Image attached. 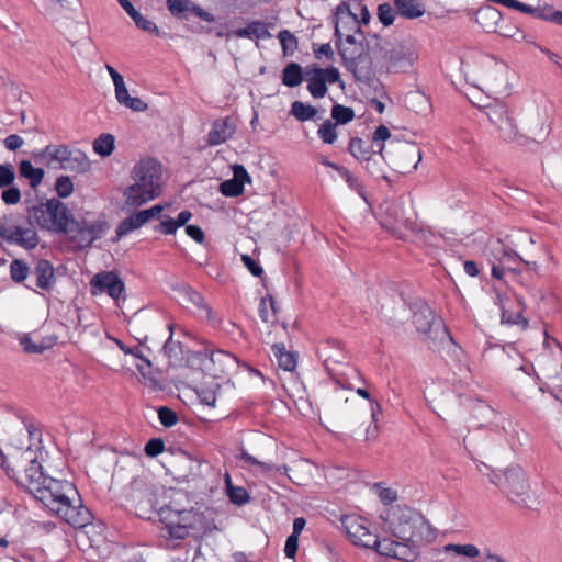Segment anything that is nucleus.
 Listing matches in <instances>:
<instances>
[{
  "label": "nucleus",
  "instance_id": "f257e3e1",
  "mask_svg": "<svg viewBox=\"0 0 562 562\" xmlns=\"http://www.w3.org/2000/svg\"><path fill=\"white\" fill-rule=\"evenodd\" d=\"M21 484L37 501L74 528H83L91 522L92 515L82 505L76 486L68 481L45 475L37 460H31Z\"/></svg>",
  "mask_w": 562,
  "mask_h": 562
},
{
  "label": "nucleus",
  "instance_id": "f03ea898",
  "mask_svg": "<svg viewBox=\"0 0 562 562\" xmlns=\"http://www.w3.org/2000/svg\"><path fill=\"white\" fill-rule=\"evenodd\" d=\"M30 226L23 227L12 222L11 217L0 218V238L8 244L16 245L25 250H33L40 244V236L34 228L65 235L71 224L72 213L60 200L53 198L26 210Z\"/></svg>",
  "mask_w": 562,
  "mask_h": 562
},
{
  "label": "nucleus",
  "instance_id": "7ed1b4c3",
  "mask_svg": "<svg viewBox=\"0 0 562 562\" xmlns=\"http://www.w3.org/2000/svg\"><path fill=\"white\" fill-rule=\"evenodd\" d=\"M393 537L382 539L385 557L413 562L419 557L420 548L436 539V532L429 521L417 510L409 507L392 508L386 519Z\"/></svg>",
  "mask_w": 562,
  "mask_h": 562
},
{
  "label": "nucleus",
  "instance_id": "20e7f679",
  "mask_svg": "<svg viewBox=\"0 0 562 562\" xmlns=\"http://www.w3.org/2000/svg\"><path fill=\"white\" fill-rule=\"evenodd\" d=\"M157 515L171 539L182 540L187 537H199L211 530V520L194 508L178 509L172 505H167L161 507Z\"/></svg>",
  "mask_w": 562,
  "mask_h": 562
},
{
  "label": "nucleus",
  "instance_id": "39448f33",
  "mask_svg": "<svg viewBox=\"0 0 562 562\" xmlns=\"http://www.w3.org/2000/svg\"><path fill=\"white\" fill-rule=\"evenodd\" d=\"M497 479L498 481L494 482V484H497L512 502L521 507L535 508L537 502L529 495V484L520 467L507 469L502 475H498Z\"/></svg>",
  "mask_w": 562,
  "mask_h": 562
},
{
  "label": "nucleus",
  "instance_id": "423d86ee",
  "mask_svg": "<svg viewBox=\"0 0 562 562\" xmlns=\"http://www.w3.org/2000/svg\"><path fill=\"white\" fill-rule=\"evenodd\" d=\"M413 323L416 329L429 340L437 341L449 338L452 340L441 318L437 317L432 308L424 301L417 300L412 304Z\"/></svg>",
  "mask_w": 562,
  "mask_h": 562
},
{
  "label": "nucleus",
  "instance_id": "0eeeda50",
  "mask_svg": "<svg viewBox=\"0 0 562 562\" xmlns=\"http://www.w3.org/2000/svg\"><path fill=\"white\" fill-rule=\"evenodd\" d=\"M341 525L355 546L373 549L385 557V550L382 549V539L370 529V522L367 519L358 515H346L341 517Z\"/></svg>",
  "mask_w": 562,
  "mask_h": 562
},
{
  "label": "nucleus",
  "instance_id": "6e6552de",
  "mask_svg": "<svg viewBox=\"0 0 562 562\" xmlns=\"http://www.w3.org/2000/svg\"><path fill=\"white\" fill-rule=\"evenodd\" d=\"M42 155L48 156L52 161L59 162L60 168L66 170L86 172L90 168L87 155L78 148H70L68 145H47Z\"/></svg>",
  "mask_w": 562,
  "mask_h": 562
},
{
  "label": "nucleus",
  "instance_id": "1a4fd4ad",
  "mask_svg": "<svg viewBox=\"0 0 562 562\" xmlns=\"http://www.w3.org/2000/svg\"><path fill=\"white\" fill-rule=\"evenodd\" d=\"M304 79L307 82V90L315 99L324 98L328 91L327 83H336L340 80L337 68L307 67L304 71Z\"/></svg>",
  "mask_w": 562,
  "mask_h": 562
},
{
  "label": "nucleus",
  "instance_id": "9d476101",
  "mask_svg": "<svg viewBox=\"0 0 562 562\" xmlns=\"http://www.w3.org/2000/svg\"><path fill=\"white\" fill-rule=\"evenodd\" d=\"M498 306L501 310V324L508 326H519L521 329L528 327V321L522 316L525 305L520 297L515 294H497Z\"/></svg>",
  "mask_w": 562,
  "mask_h": 562
},
{
  "label": "nucleus",
  "instance_id": "9b49d317",
  "mask_svg": "<svg viewBox=\"0 0 562 562\" xmlns=\"http://www.w3.org/2000/svg\"><path fill=\"white\" fill-rule=\"evenodd\" d=\"M155 494L151 488L142 481H134L128 486L127 499L131 502L135 514L144 519H150L154 510Z\"/></svg>",
  "mask_w": 562,
  "mask_h": 562
},
{
  "label": "nucleus",
  "instance_id": "f8f14e48",
  "mask_svg": "<svg viewBox=\"0 0 562 562\" xmlns=\"http://www.w3.org/2000/svg\"><path fill=\"white\" fill-rule=\"evenodd\" d=\"M90 291L92 295L106 293L119 303L125 292V284L115 271H102L90 280Z\"/></svg>",
  "mask_w": 562,
  "mask_h": 562
},
{
  "label": "nucleus",
  "instance_id": "ddd939ff",
  "mask_svg": "<svg viewBox=\"0 0 562 562\" xmlns=\"http://www.w3.org/2000/svg\"><path fill=\"white\" fill-rule=\"evenodd\" d=\"M133 184L160 193V166L154 159L140 160L132 170Z\"/></svg>",
  "mask_w": 562,
  "mask_h": 562
},
{
  "label": "nucleus",
  "instance_id": "4468645a",
  "mask_svg": "<svg viewBox=\"0 0 562 562\" xmlns=\"http://www.w3.org/2000/svg\"><path fill=\"white\" fill-rule=\"evenodd\" d=\"M348 32L359 33L363 38V33L360 27L358 13L351 11L346 1L340 2L335 10V37L342 40L344 34Z\"/></svg>",
  "mask_w": 562,
  "mask_h": 562
},
{
  "label": "nucleus",
  "instance_id": "2eb2a0df",
  "mask_svg": "<svg viewBox=\"0 0 562 562\" xmlns=\"http://www.w3.org/2000/svg\"><path fill=\"white\" fill-rule=\"evenodd\" d=\"M166 3L169 12L178 19H187V13H192L206 22H213L215 20L212 13L205 11L191 0H167Z\"/></svg>",
  "mask_w": 562,
  "mask_h": 562
},
{
  "label": "nucleus",
  "instance_id": "dca6fc26",
  "mask_svg": "<svg viewBox=\"0 0 562 562\" xmlns=\"http://www.w3.org/2000/svg\"><path fill=\"white\" fill-rule=\"evenodd\" d=\"M251 182V178L243 165L233 167V178L220 184V192L228 198H236L244 193L245 183Z\"/></svg>",
  "mask_w": 562,
  "mask_h": 562
},
{
  "label": "nucleus",
  "instance_id": "f3484780",
  "mask_svg": "<svg viewBox=\"0 0 562 562\" xmlns=\"http://www.w3.org/2000/svg\"><path fill=\"white\" fill-rule=\"evenodd\" d=\"M158 195L159 193L157 191L145 190L140 187L138 188V184L127 186L123 192L124 203L122 205V210L125 212H133Z\"/></svg>",
  "mask_w": 562,
  "mask_h": 562
},
{
  "label": "nucleus",
  "instance_id": "a211bd4d",
  "mask_svg": "<svg viewBox=\"0 0 562 562\" xmlns=\"http://www.w3.org/2000/svg\"><path fill=\"white\" fill-rule=\"evenodd\" d=\"M384 58L389 71H404L412 66L414 53L403 45H396L385 52Z\"/></svg>",
  "mask_w": 562,
  "mask_h": 562
},
{
  "label": "nucleus",
  "instance_id": "6ab92c4d",
  "mask_svg": "<svg viewBox=\"0 0 562 562\" xmlns=\"http://www.w3.org/2000/svg\"><path fill=\"white\" fill-rule=\"evenodd\" d=\"M235 133V125L229 117L215 120L207 133L206 142L210 146L223 144Z\"/></svg>",
  "mask_w": 562,
  "mask_h": 562
},
{
  "label": "nucleus",
  "instance_id": "aec40b11",
  "mask_svg": "<svg viewBox=\"0 0 562 562\" xmlns=\"http://www.w3.org/2000/svg\"><path fill=\"white\" fill-rule=\"evenodd\" d=\"M494 80L497 82V93L508 95L512 93L514 85L517 79L515 70L510 69L504 61L494 60Z\"/></svg>",
  "mask_w": 562,
  "mask_h": 562
},
{
  "label": "nucleus",
  "instance_id": "412c9836",
  "mask_svg": "<svg viewBox=\"0 0 562 562\" xmlns=\"http://www.w3.org/2000/svg\"><path fill=\"white\" fill-rule=\"evenodd\" d=\"M317 353L327 370H330V364L341 363L346 359V353L340 342L333 339L323 342L318 347Z\"/></svg>",
  "mask_w": 562,
  "mask_h": 562
},
{
  "label": "nucleus",
  "instance_id": "4be33fe9",
  "mask_svg": "<svg viewBox=\"0 0 562 562\" xmlns=\"http://www.w3.org/2000/svg\"><path fill=\"white\" fill-rule=\"evenodd\" d=\"M34 274L36 276V286L42 290L49 291L56 282L54 267L47 259H40L34 267Z\"/></svg>",
  "mask_w": 562,
  "mask_h": 562
},
{
  "label": "nucleus",
  "instance_id": "5701e85b",
  "mask_svg": "<svg viewBox=\"0 0 562 562\" xmlns=\"http://www.w3.org/2000/svg\"><path fill=\"white\" fill-rule=\"evenodd\" d=\"M68 233H65V236L77 247L83 249L93 244L88 237L87 220L78 221L72 216L71 224L68 225Z\"/></svg>",
  "mask_w": 562,
  "mask_h": 562
},
{
  "label": "nucleus",
  "instance_id": "b1692460",
  "mask_svg": "<svg viewBox=\"0 0 562 562\" xmlns=\"http://www.w3.org/2000/svg\"><path fill=\"white\" fill-rule=\"evenodd\" d=\"M232 35L234 37H245L249 40H266L271 37L269 24L258 20L249 22L245 27L232 31Z\"/></svg>",
  "mask_w": 562,
  "mask_h": 562
},
{
  "label": "nucleus",
  "instance_id": "393cba45",
  "mask_svg": "<svg viewBox=\"0 0 562 562\" xmlns=\"http://www.w3.org/2000/svg\"><path fill=\"white\" fill-rule=\"evenodd\" d=\"M336 46L344 66L356 75L358 59L363 52L362 45H344L342 40L339 42V40L336 38Z\"/></svg>",
  "mask_w": 562,
  "mask_h": 562
},
{
  "label": "nucleus",
  "instance_id": "a878e982",
  "mask_svg": "<svg viewBox=\"0 0 562 562\" xmlns=\"http://www.w3.org/2000/svg\"><path fill=\"white\" fill-rule=\"evenodd\" d=\"M274 358L278 361L279 368L284 371L292 372L297 366V353L294 351H288L284 344H273L271 346Z\"/></svg>",
  "mask_w": 562,
  "mask_h": 562
},
{
  "label": "nucleus",
  "instance_id": "bb28decb",
  "mask_svg": "<svg viewBox=\"0 0 562 562\" xmlns=\"http://www.w3.org/2000/svg\"><path fill=\"white\" fill-rule=\"evenodd\" d=\"M384 145L380 146L379 154L374 153L369 159L363 161L361 165L366 169V171L375 179H383L385 181H390L384 169V157L382 155V150Z\"/></svg>",
  "mask_w": 562,
  "mask_h": 562
},
{
  "label": "nucleus",
  "instance_id": "cd10ccee",
  "mask_svg": "<svg viewBox=\"0 0 562 562\" xmlns=\"http://www.w3.org/2000/svg\"><path fill=\"white\" fill-rule=\"evenodd\" d=\"M225 491L229 502L236 506H244L250 502V495L243 486H235L228 473L224 476Z\"/></svg>",
  "mask_w": 562,
  "mask_h": 562
},
{
  "label": "nucleus",
  "instance_id": "c85d7f7f",
  "mask_svg": "<svg viewBox=\"0 0 562 562\" xmlns=\"http://www.w3.org/2000/svg\"><path fill=\"white\" fill-rule=\"evenodd\" d=\"M401 158L407 160V166H400V172L406 173L416 170L418 164L422 161V150L414 144H406L401 149Z\"/></svg>",
  "mask_w": 562,
  "mask_h": 562
},
{
  "label": "nucleus",
  "instance_id": "c756f323",
  "mask_svg": "<svg viewBox=\"0 0 562 562\" xmlns=\"http://www.w3.org/2000/svg\"><path fill=\"white\" fill-rule=\"evenodd\" d=\"M394 7L406 19H416L425 13V7L418 0H394Z\"/></svg>",
  "mask_w": 562,
  "mask_h": 562
},
{
  "label": "nucleus",
  "instance_id": "7c9ffc66",
  "mask_svg": "<svg viewBox=\"0 0 562 562\" xmlns=\"http://www.w3.org/2000/svg\"><path fill=\"white\" fill-rule=\"evenodd\" d=\"M348 151L360 164L369 159L375 151L372 150L371 144L359 137H352L348 145Z\"/></svg>",
  "mask_w": 562,
  "mask_h": 562
},
{
  "label": "nucleus",
  "instance_id": "2f4dec72",
  "mask_svg": "<svg viewBox=\"0 0 562 562\" xmlns=\"http://www.w3.org/2000/svg\"><path fill=\"white\" fill-rule=\"evenodd\" d=\"M145 220L142 215V212H134L126 218H124L116 227V239H121L122 237L126 236L131 232L139 228L145 224Z\"/></svg>",
  "mask_w": 562,
  "mask_h": 562
},
{
  "label": "nucleus",
  "instance_id": "473e14b6",
  "mask_svg": "<svg viewBox=\"0 0 562 562\" xmlns=\"http://www.w3.org/2000/svg\"><path fill=\"white\" fill-rule=\"evenodd\" d=\"M19 173L21 177L29 179L30 186L33 189L41 184L45 176V172L42 168H34L29 160H22L20 162Z\"/></svg>",
  "mask_w": 562,
  "mask_h": 562
},
{
  "label": "nucleus",
  "instance_id": "72a5a7b5",
  "mask_svg": "<svg viewBox=\"0 0 562 562\" xmlns=\"http://www.w3.org/2000/svg\"><path fill=\"white\" fill-rule=\"evenodd\" d=\"M303 80L302 67L297 63H290L282 71V83L286 87H297Z\"/></svg>",
  "mask_w": 562,
  "mask_h": 562
},
{
  "label": "nucleus",
  "instance_id": "f704fd0d",
  "mask_svg": "<svg viewBox=\"0 0 562 562\" xmlns=\"http://www.w3.org/2000/svg\"><path fill=\"white\" fill-rule=\"evenodd\" d=\"M115 148V138L112 134H101L93 142V150L101 157L110 156Z\"/></svg>",
  "mask_w": 562,
  "mask_h": 562
},
{
  "label": "nucleus",
  "instance_id": "c9c22d12",
  "mask_svg": "<svg viewBox=\"0 0 562 562\" xmlns=\"http://www.w3.org/2000/svg\"><path fill=\"white\" fill-rule=\"evenodd\" d=\"M170 335L162 346L164 355L169 359L170 363L180 361L182 358V345L172 338V326H169Z\"/></svg>",
  "mask_w": 562,
  "mask_h": 562
},
{
  "label": "nucleus",
  "instance_id": "e433bc0d",
  "mask_svg": "<svg viewBox=\"0 0 562 562\" xmlns=\"http://www.w3.org/2000/svg\"><path fill=\"white\" fill-rule=\"evenodd\" d=\"M290 113L300 122H305L308 120H313L317 110L313 105L305 104L302 101H294L291 104Z\"/></svg>",
  "mask_w": 562,
  "mask_h": 562
},
{
  "label": "nucleus",
  "instance_id": "4c0bfd02",
  "mask_svg": "<svg viewBox=\"0 0 562 562\" xmlns=\"http://www.w3.org/2000/svg\"><path fill=\"white\" fill-rule=\"evenodd\" d=\"M210 360L213 364H218L221 367V372H225L226 370L234 368L238 361L235 356L223 350L212 351L210 353Z\"/></svg>",
  "mask_w": 562,
  "mask_h": 562
},
{
  "label": "nucleus",
  "instance_id": "58836bf2",
  "mask_svg": "<svg viewBox=\"0 0 562 562\" xmlns=\"http://www.w3.org/2000/svg\"><path fill=\"white\" fill-rule=\"evenodd\" d=\"M338 173L341 178L346 180L348 187L351 190L356 191L359 194V196L367 201V192L364 184L357 176L350 172L346 167L338 169Z\"/></svg>",
  "mask_w": 562,
  "mask_h": 562
},
{
  "label": "nucleus",
  "instance_id": "ea45409f",
  "mask_svg": "<svg viewBox=\"0 0 562 562\" xmlns=\"http://www.w3.org/2000/svg\"><path fill=\"white\" fill-rule=\"evenodd\" d=\"M382 406L378 401H371V425L366 430V440H374L379 434V419Z\"/></svg>",
  "mask_w": 562,
  "mask_h": 562
},
{
  "label": "nucleus",
  "instance_id": "a19ab883",
  "mask_svg": "<svg viewBox=\"0 0 562 562\" xmlns=\"http://www.w3.org/2000/svg\"><path fill=\"white\" fill-rule=\"evenodd\" d=\"M498 109H499V115H501V124L498 126V130L501 132V135L504 138H508V139L513 138L516 135L513 121L508 115H505L503 117V113L506 114V111L504 110L503 105L494 104V113H497Z\"/></svg>",
  "mask_w": 562,
  "mask_h": 562
},
{
  "label": "nucleus",
  "instance_id": "79ce46f5",
  "mask_svg": "<svg viewBox=\"0 0 562 562\" xmlns=\"http://www.w3.org/2000/svg\"><path fill=\"white\" fill-rule=\"evenodd\" d=\"M30 268L22 259H13L10 263L11 279L16 283H22L29 276Z\"/></svg>",
  "mask_w": 562,
  "mask_h": 562
},
{
  "label": "nucleus",
  "instance_id": "37998d69",
  "mask_svg": "<svg viewBox=\"0 0 562 562\" xmlns=\"http://www.w3.org/2000/svg\"><path fill=\"white\" fill-rule=\"evenodd\" d=\"M331 117L337 124H347L355 117V112L351 108L341 104H335L331 108Z\"/></svg>",
  "mask_w": 562,
  "mask_h": 562
},
{
  "label": "nucleus",
  "instance_id": "c03bdc74",
  "mask_svg": "<svg viewBox=\"0 0 562 562\" xmlns=\"http://www.w3.org/2000/svg\"><path fill=\"white\" fill-rule=\"evenodd\" d=\"M336 123L331 122V120H326L317 131L318 137L323 140L325 144H334L337 139V132H336Z\"/></svg>",
  "mask_w": 562,
  "mask_h": 562
},
{
  "label": "nucleus",
  "instance_id": "a18cd8bd",
  "mask_svg": "<svg viewBox=\"0 0 562 562\" xmlns=\"http://www.w3.org/2000/svg\"><path fill=\"white\" fill-rule=\"evenodd\" d=\"M131 19L139 30L156 35L158 37L162 35L156 23L150 20H147L138 11L134 15H132Z\"/></svg>",
  "mask_w": 562,
  "mask_h": 562
},
{
  "label": "nucleus",
  "instance_id": "49530a36",
  "mask_svg": "<svg viewBox=\"0 0 562 562\" xmlns=\"http://www.w3.org/2000/svg\"><path fill=\"white\" fill-rule=\"evenodd\" d=\"M562 11L554 10L551 5L538 7L536 18L562 25Z\"/></svg>",
  "mask_w": 562,
  "mask_h": 562
},
{
  "label": "nucleus",
  "instance_id": "de8ad7c7",
  "mask_svg": "<svg viewBox=\"0 0 562 562\" xmlns=\"http://www.w3.org/2000/svg\"><path fill=\"white\" fill-rule=\"evenodd\" d=\"M445 552H453L457 555H464L469 558L477 557L480 551L474 544H453L449 543L443 547Z\"/></svg>",
  "mask_w": 562,
  "mask_h": 562
},
{
  "label": "nucleus",
  "instance_id": "09e8293b",
  "mask_svg": "<svg viewBox=\"0 0 562 562\" xmlns=\"http://www.w3.org/2000/svg\"><path fill=\"white\" fill-rule=\"evenodd\" d=\"M239 458L245 463L259 468L263 473H269L277 470V467L273 463L261 462L251 454H249L246 450L240 451Z\"/></svg>",
  "mask_w": 562,
  "mask_h": 562
},
{
  "label": "nucleus",
  "instance_id": "8fccbe9b",
  "mask_svg": "<svg viewBox=\"0 0 562 562\" xmlns=\"http://www.w3.org/2000/svg\"><path fill=\"white\" fill-rule=\"evenodd\" d=\"M108 224L105 221H87V231L89 240L95 241L100 239L106 228Z\"/></svg>",
  "mask_w": 562,
  "mask_h": 562
},
{
  "label": "nucleus",
  "instance_id": "3c124183",
  "mask_svg": "<svg viewBox=\"0 0 562 562\" xmlns=\"http://www.w3.org/2000/svg\"><path fill=\"white\" fill-rule=\"evenodd\" d=\"M108 224L105 221H87V231L89 240L95 241L100 239L106 228Z\"/></svg>",
  "mask_w": 562,
  "mask_h": 562
},
{
  "label": "nucleus",
  "instance_id": "603ef678",
  "mask_svg": "<svg viewBox=\"0 0 562 562\" xmlns=\"http://www.w3.org/2000/svg\"><path fill=\"white\" fill-rule=\"evenodd\" d=\"M55 190L59 198H68L74 191V184L68 176H60L55 182Z\"/></svg>",
  "mask_w": 562,
  "mask_h": 562
},
{
  "label": "nucleus",
  "instance_id": "864d4df0",
  "mask_svg": "<svg viewBox=\"0 0 562 562\" xmlns=\"http://www.w3.org/2000/svg\"><path fill=\"white\" fill-rule=\"evenodd\" d=\"M497 244L501 246V251L503 252L504 257L510 258L513 255H515L514 247L516 246L513 240V235L510 234H504L501 233L497 234Z\"/></svg>",
  "mask_w": 562,
  "mask_h": 562
},
{
  "label": "nucleus",
  "instance_id": "5fc2aeb1",
  "mask_svg": "<svg viewBox=\"0 0 562 562\" xmlns=\"http://www.w3.org/2000/svg\"><path fill=\"white\" fill-rule=\"evenodd\" d=\"M158 418L165 427H172L178 423V416L175 411L167 406H161L158 409Z\"/></svg>",
  "mask_w": 562,
  "mask_h": 562
},
{
  "label": "nucleus",
  "instance_id": "6e6d98bb",
  "mask_svg": "<svg viewBox=\"0 0 562 562\" xmlns=\"http://www.w3.org/2000/svg\"><path fill=\"white\" fill-rule=\"evenodd\" d=\"M351 11L358 13L360 25H367L370 22L371 15L367 5L362 4L359 0H351L347 2Z\"/></svg>",
  "mask_w": 562,
  "mask_h": 562
},
{
  "label": "nucleus",
  "instance_id": "4d7b16f0",
  "mask_svg": "<svg viewBox=\"0 0 562 562\" xmlns=\"http://www.w3.org/2000/svg\"><path fill=\"white\" fill-rule=\"evenodd\" d=\"M378 18L384 26H389L394 22L395 11L389 3H382L378 7Z\"/></svg>",
  "mask_w": 562,
  "mask_h": 562
},
{
  "label": "nucleus",
  "instance_id": "13d9d810",
  "mask_svg": "<svg viewBox=\"0 0 562 562\" xmlns=\"http://www.w3.org/2000/svg\"><path fill=\"white\" fill-rule=\"evenodd\" d=\"M15 172L11 164L0 165V188H7L14 182Z\"/></svg>",
  "mask_w": 562,
  "mask_h": 562
},
{
  "label": "nucleus",
  "instance_id": "bf43d9fd",
  "mask_svg": "<svg viewBox=\"0 0 562 562\" xmlns=\"http://www.w3.org/2000/svg\"><path fill=\"white\" fill-rule=\"evenodd\" d=\"M165 449V443L162 439L160 438H151L147 441L145 445L144 451L146 456L148 457H157L159 456Z\"/></svg>",
  "mask_w": 562,
  "mask_h": 562
},
{
  "label": "nucleus",
  "instance_id": "052dcab7",
  "mask_svg": "<svg viewBox=\"0 0 562 562\" xmlns=\"http://www.w3.org/2000/svg\"><path fill=\"white\" fill-rule=\"evenodd\" d=\"M1 199L5 204L14 205L18 204L21 200V191L19 188L13 187L12 184L7 187L5 190L1 193Z\"/></svg>",
  "mask_w": 562,
  "mask_h": 562
},
{
  "label": "nucleus",
  "instance_id": "680f3d73",
  "mask_svg": "<svg viewBox=\"0 0 562 562\" xmlns=\"http://www.w3.org/2000/svg\"><path fill=\"white\" fill-rule=\"evenodd\" d=\"M178 228L179 227L175 218L170 216H166L160 221L158 225L155 226V231L160 232L165 235H173Z\"/></svg>",
  "mask_w": 562,
  "mask_h": 562
},
{
  "label": "nucleus",
  "instance_id": "e2e57ef3",
  "mask_svg": "<svg viewBox=\"0 0 562 562\" xmlns=\"http://www.w3.org/2000/svg\"><path fill=\"white\" fill-rule=\"evenodd\" d=\"M116 346L125 353V355H132L138 359H140L147 367H150V361L144 357L139 350L138 347H128L124 342H122L119 339H114Z\"/></svg>",
  "mask_w": 562,
  "mask_h": 562
},
{
  "label": "nucleus",
  "instance_id": "0e129e2a",
  "mask_svg": "<svg viewBox=\"0 0 562 562\" xmlns=\"http://www.w3.org/2000/svg\"><path fill=\"white\" fill-rule=\"evenodd\" d=\"M241 261L252 276L261 277L263 274L262 267L249 255H243Z\"/></svg>",
  "mask_w": 562,
  "mask_h": 562
},
{
  "label": "nucleus",
  "instance_id": "69168bd1",
  "mask_svg": "<svg viewBox=\"0 0 562 562\" xmlns=\"http://www.w3.org/2000/svg\"><path fill=\"white\" fill-rule=\"evenodd\" d=\"M20 344L27 353H42L45 349L43 346H38L33 342L31 337L27 335L20 338Z\"/></svg>",
  "mask_w": 562,
  "mask_h": 562
},
{
  "label": "nucleus",
  "instance_id": "338daca9",
  "mask_svg": "<svg viewBox=\"0 0 562 562\" xmlns=\"http://www.w3.org/2000/svg\"><path fill=\"white\" fill-rule=\"evenodd\" d=\"M299 537L290 535L285 541L284 554L286 558L293 559L297 552Z\"/></svg>",
  "mask_w": 562,
  "mask_h": 562
},
{
  "label": "nucleus",
  "instance_id": "774afa93",
  "mask_svg": "<svg viewBox=\"0 0 562 562\" xmlns=\"http://www.w3.org/2000/svg\"><path fill=\"white\" fill-rule=\"evenodd\" d=\"M488 99V95H483L480 91H474L469 97L470 102L479 109H487L490 106Z\"/></svg>",
  "mask_w": 562,
  "mask_h": 562
}]
</instances>
